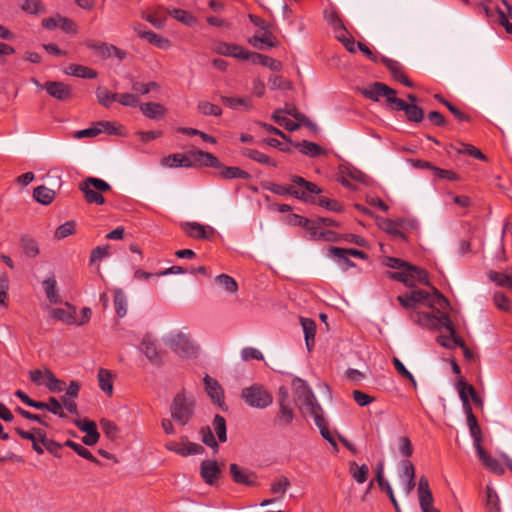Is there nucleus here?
I'll return each instance as SVG.
<instances>
[{"mask_svg": "<svg viewBox=\"0 0 512 512\" xmlns=\"http://www.w3.org/2000/svg\"><path fill=\"white\" fill-rule=\"evenodd\" d=\"M33 197L37 202L43 205H48L54 200L55 192L52 189L41 185L34 189Z\"/></svg>", "mask_w": 512, "mask_h": 512, "instance_id": "nucleus-31", "label": "nucleus"}, {"mask_svg": "<svg viewBox=\"0 0 512 512\" xmlns=\"http://www.w3.org/2000/svg\"><path fill=\"white\" fill-rule=\"evenodd\" d=\"M114 306L119 317H124L127 313V298L121 289L114 292Z\"/></svg>", "mask_w": 512, "mask_h": 512, "instance_id": "nucleus-39", "label": "nucleus"}, {"mask_svg": "<svg viewBox=\"0 0 512 512\" xmlns=\"http://www.w3.org/2000/svg\"><path fill=\"white\" fill-rule=\"evenodd\" d=\"M166 448L184 457L200 454L204 451V448L201 445L189 442L187 437H182V443H177L174 441L168 442L166 444Z\"/></svg>", "mask_w": 512, "mask_h": 512, "instance_id": "nucleus-12", "label": "nucleus"}, {"mask_svg": "<svg viewBox=\"0 0 512 512\" xmlns=\"http://www.w3.org/2000/svg\"><path fill=\"white\" fill-rule=\"evenodd\" d=\"M300 323L304 332L305 344L310 351L314 346V338L316 333V324L309 318H300Z\"/></svg>", "mask_w": 512, "mask_h": 512, "instance_id": "nucleus-23", "label": "nucleus"}, {"mask_svg": "<svg viewBox=\"0 0 512 512\" xmlns=\"http://www.w3.org/2000/svg\"><path fill=\"white\" fill-rule=\"evenodd\" d=\"M295 147L300 148L301 152L310 157H317L320 155H325L326 151L316 143L303 141L301 143H296Z\"/></svg>", "mask_w": 512, "mask_h": 512, "instance_id": "nucleus-34", "label": "nucleus"}, {"mask_svg": "<svg viewBox=\"0 0 512 512\" xmlns=\"http://www.w3.org/2000/svg\"><path fill=\"white\" fill-rule=\"evenodd\" d=\"M53 318L60 320L64 323L71 324L74 322V316L70 311L62 308H56L51 311Z\"/></svg>", "mask_w": 512, "mask_h": 512, "instance_id": "nucleus-58", "label": "nucleus"}, {"mask_svg": "<svg viewBox=\"0 0 512 512\" xmlns=\"http://www.w3.org/2000/svg\"><path fill=\"white\" fill-rule=\"evenodd\" d=\"M294 416L291 405L279 406V412L274 419V424L277 427L285 428L293 422Z\"/></svg>", "mask_w": 512, "mask_h": 512, "instance_id": "nucleus-24", "label": "nucleus"}, {"mask_svg": "<svg viewBox=\"0 0 512 512\" xmlns=\"http://www.w3.org/2000/svg\"><path fill=\"white\" fill-rule=\"evenodd\" d=\"M140 349L145 357L153 364L161 363V353L158 350L156 340L150 334H146L142 341Z\"/></svg>", "mask_w": 512, "mask_h": 512, "instance_id": "nucleus-16", "label": "nucleus"}, {"mask_svg": "<svg viewBox=\"0 0 512 512\" xmlns=\"http://www.w3.org/2000/svg\"><path fill=\"white\" fill-rule=\"evenodd\" d=\"M65 73L81 78H95L97 76V72L95 70L76 64L69 65L65 69Z\"/></svg>", "mask_w": 512, "mask_h": 512, "instance_id": "nucleus-35", "label": "nucleus"}, {"mask_svg": "<svg viewBox=\"0 0 512 512\" xmlns=\"http://www.w3.org/2000/svg\"><path fill=\"white\" fill-rule=\"evenodd\" d=\"M163 165L168 167H191V162L187 160V155L177 153L165 157Z\"/></svg>", "mask_w": 512, "mask_h": 512, "instance_id": "nucleus-37", "label": "nucleus"}, {"mask_svg": "<svg viewBox=\"0 0 512 512\" xmlns=\"http://www.w3.org/2000/svg\"><path fill=\"white\" fill-rule=\"evenodd\" d=\"M22 10L32 15L43 14L46 8L41 0H24Z\"/></svg>", "mask_w": 512, "mask_h": 512, "instance_id": "nucleus-41", "label": "nucleus"}, {"mask_svg": "<svg viewBox=\"0 0 512 512\" xmlns=\"http://www.w3.org/2000/svg\"><path fill=\"white\" fill-rule=\"evenodd\" d=\"M181 228L187 236L194 239L208 240L215 233L214 228L203 226L197 222H183Z\"/></svg>", "mask_w": 512, "mask_h": 512, "instance_id": "nucleus-13", "label": "nucleus"}, {"mask_svg": "<svg viewBox=\"0 0 512 512\" xmlns=\"http://www.w3.org/2000/svg\"><path fill=\"white\" fill-rule=\"evenodd\" d=\"M489 278L498 286L512 289V269H508L507 272L490 271Z\"/></svg>", "mask_w": 512, "mask_h": 512, "instance_id": "nucleus-29", "label": "nucleus"}, {"mask_svg": "<svg viewBox=\"0 0 512 512\" xmlns=\"http://www.w3.org/2000/svg\"><path fill=\"white\" fill-rule=\"evenodd\" d=\"M220 171V176L223 179H234V178H241V179H248L249 174L243 170H241L238 167H222Z\"/></svg>", "mask_w": 512, "mask_h": 512, "instance_id": "nucleus-43", "label": "nucleus"}, {"mask_svg": "<svg viewBox=\"0 0 512 512\" xmlns=\"http://www.w3.org/2000/svg\"><path fill=\"white\" fill-rule=\"evenodd\" d=\"M453 149L458 153H464L480 160H486L485 155L479 149L475 148L470 144L460 143L457 146H453Z\"/></svg>", "mask_w": 512, "mask_h": 512, "instance_id": "nucleus-49", "label": "nucleus"}, {"mask_svg": "<svg viewBox=\"0 0 512 512\" xmlns=\"http://www.w3.org/2000/svg\"><path fill=\"white\" fill-rule=\"evenodd\" d=\"M241 398L248 406L256 409H265L273 402V397L268 390L257 383L243 388Z\"/></svg>", "mask_w": 512, "mask_h": 512, "instance_id": "nucleus-7", "label": "nucleus"}, {"mask_svg": "<svg viewBox=\"0 0 512 512\" xmlns=\"http://www.w3.org/2000/svg\"><path fill=\"white\" fill-rule=\"evenodd\" d=\"M97 378L100 389L111 396L113 393L112 373L109 370L101 368L98 371Z\"/></svg>", "mask_w": 512, "mask_h": 512, "instance_id": "nucleus-30", "label": "nucleus"}, {"mask_svg": "<svg viewBox=\"0 0 512 512\" xmlns=\"http://www.w3.org/2000/svg\"><path fill=\"white\" fill-rule=\"evenodd\" d=\"M89 47L98 50L102 56H111L115 54L119 59H124L126 57V53L117 49L112 45H107L104 43L93 42L88 44Z\"/></svg>", "mask_w": 512, "mask_h": 512, "instance_id": "nucleus-33", "label": "nucleus"}, {"mask_svg": "<svg viewBox=\"0 0 512 512\" xmlns=\"http://www.w3.org/2000/svg\"><path fill=\"white\" fill-rule=\"evenodd\" d=\"M202 441L207 446L213 448L215 451L218 449V444L215 440V437L210 429V427H203L200 431Z\"/></svg>", "mask_w": 512, "mask_h": 512, "instance_id": "nucleus-60", "label": "nucleus"}, {"mask_svg": "<svg viewBox=\"0 0 512 512\" xmlns=\"http://www.w3.org/2000/svg\"><path fill=\"white\" fill-rule=\"evenodd\" d=\"M215 282L219 284L226 292L235 294L238 291L237 282L227 274H220L215 278Z\"/></svg>", "mask_w": 512, "mask_h": 512, "instance_id": "nucleus-38", "label": "nucleus"}, {"mask_svg": "<svg viewBox=\"0 0 512 512\" xmlns=\"http://www.w3.org/2000/svg\"><path fill=\"white\" fill-rule=\"evenodd\" d=\"M200 474L207 484L214 485L221 474V468L216 461L204 460L200 465Z\"/></svg>", "mask_w": 512, "mask_h": 512, "instance_id": "nucleus-18", "label": "nucleus"}, {"mask_svg": "<svg viewBox=\"0 0 512 512\" xmlns=\"http://www.w3.org/2000/svg\"><path fill=\"white\" fill-rule=\"evenodd\" d=\"M360 92L373 101H379L380 97H385L388 104L389 99H397L395 90L381 82H374L370 86L360 89Z\"/></svg>", "mask_w": 512, "mask_h": 512, "instance_id": "nucleus-10", "label": "nucleus"}, {"mask_svg": "<svg viewBox=\"0 0 512 512\" xmlns=\"http://www.w3.org/2000/svg\"><path fill=\"white\" fill-rule=\"evenodd\" d=\"M292 389L299 409L305 410L310 413L311 416H315L322 412L321 406L304 380L300 378L293 379Z\"/></svg>", "mask_w": 512, "mask_h": 512, "instance_id": "nucleus-4", "label": "nucleus"}, {"mask_svg": "<svg viewBox=\"0 0 512 512\" xmlns=\"http://www.w3.org/2000/svg\"><path fill=\"white\" fill-rule=\"evenodd\" d=\"M47 410L51 413L58 415L61 418H65L66 414L62 409V404L59 399L55 397H50L47 402Z\"/></svg>", "mask_w": 512, "mask_h": 512, "instance_id": "nucleus-61", "label": "nucleus"}, {"mask_svg": "<svg viewBox=\"0 0 512 512\" xmlns=\"http://www.w3.org/2000/svg\"><path fill=\"white\" fill-rule=\"evenodd\" d=\"M79 189L84 194V197L88 203L102 205L105 203V199L101 193L109 191L111 186L102 179L88 177L82 183H80Z\"/></svg>", "mask_w": 512, "mask_h": 512, "instance_id": "nucleus-8", "label": "nucleus"}, {"mask_svg": "<svg viewBox=\"0 0 512 512\" xmlns=\"http://www.w3.org/2000/svg\"><path fill=\"white\" fill-rule=\"evenodd\" d=\"M400 480L404 486L405 494L408 496L415 487V468L412 462L407 459L400 461Z\"/></svg>", "mask_w": 512, "mask_h": 512, "instance_id": "nucleus-11", "label": "nucleus"}, {"mask_svg": "<svg viewBox=\"0 0 512 512\" xmlns=\"http://www.w3.org/2000/svg\"><path fill=\"white\" fill-rule=\"evenodd\" d=\"M140 110L145 116H147L151 119L161 118L165 114V111H166V109L164 108L163 105H161L159 103H154V102H148V103L141 104Z\"/></svg>", "mask_w": 512, "mask_h": 512, "instance_id": "nucleus-27", "label": "nucleus"}, {"mask_svg": "<svg viewBox=\"0 0 512 512\" xmlns=\"http://www.w3.org/2000/svg\"><path fill=\"white\" fill-rule=\"evenodd\" d=\"M198 110L204 115L220 116L222 114V110L220 107L207 101L199 102Z\"/></svg>", "mask_w": 512, "mask_h": 512, "instance_id": "nucleus-55", "label": "nucleus"}, {"mask_svg": "<svg viewBox=\"0 0 512 512\" xmlns=\"http://www.w3.org/2000/svg\"><path fill=\"white\" fill-rule=\"evenodd\" d=\"M409 296L414 308L418 304H422L436 311L439 315L442 313L441 310L449 305L446 298L435 288H433V293L420 289L413 290L409 293Z\"/></svg>", "mask_w": 512, "mask_h": 512, "instance_id": "nucleus-6", "label": "nucleus"}, {"mask_svg": "<svg viewBox=\"0 0 512 512\" xmlns=\"http://www.w3.org/2000/svg\"><path fill=\"white\" fill-rule=\"evenodd\" d=\"M292 182L294 183L292 186L270 183L267 189L278 195H293L303 201H314L310 194L321 193V189L316 184L306 181L302 177L294 176Z\"/></svg>", "mask_w": 512, "mask_h": 512, "instance_id": "nucleus-2", "label": "nucleus"}, {"mask_svg": "<svg viewBox=\"0 0 512 512\" xmlns=\"http://www.w3.org/2000/svg\"><path fill=\"white\" fill-rule=\"evenodd\" d=\"M310 195L314 198V201H309L310 203L318 204L328 210L335 211V212L342 210L341 204L335 200H331L326 197H316L315 196L316 194H310Z\"/></svg>", "mask_w": 512, "mask_h": 512, "instance_id": "nucleus-47", "label": "nucleus"}, {"mask_svg": "<svg viewBox=\"0 0 512 512\" xmlns=\"http://www.w3.org/2000/svg\"><path fill=\"white\" fill-rule=\"evenodd\" d=\"M269 84L271 89L285 90L291 88V83L278 75L270 77Z\"/></svg>", "mask_w": 512, "mask_h": 512, "instance_id": "nucleus-62", "label": "nucleus"}, {"mask_svg": "<svg viewBox=\"0 0 512 512\" xmlns=\"http://www.w3.org/2000/svg\"><path fill=\"white\" fill-rule=\"evenodd\" d=\"M244 60H249L255 64H261L262 66H265L272 71H279L282 68L281 62L255 52L247 51V55Z\"/></svg>", "mask_w": 512, "mask_h": 512, "instance_id": "nucleus-20", "label": "nucleus"}, {"mask_svg": "<svg viewBox=\"0 0 512 512\" xmlns=\"http://www.w3.org/2000/svg\"><path fill=\"white\" fill-rule=\"evenodd\" d=\"M131 88L136 93L146 95L152 90H159V85L156 82H149L144 84L133 80Z\"/></svg>", "mask_w": 512, "mask_h": 512, "instance_id": "nucleus-53", "label": "nucleus"}, {"mask_svg": "<svg viewBox=\"0 0 512 512\" xmlns=\"http://www.w3.org/2000/svg\"><path fill=\"white\" fill-rule=\"evenodd\" d=\"M170 14L174 19L187 25L188 27H194L197 22L193 14L182 9H173L170 11Z\"/></svg>", "mask_w": 512, "mask_h": 512, "instance_id": "nucleus-40", "label": "nucleus"}, {"mask_svg": "<svg viewBox=\"0 0 512 512\" xmlns=\"http://www.w3.org/2000/svg\"><path fill=\"white\" fill-rule=\"evenodd\" d=\"M389 104L397 110H403L410 121L420 122L423 119V110L415 104H408L402 99H389Z\"/></svg>", "mask_w": 512, "mask_h": 512, "instance_id": "nucleus-15", "label": "nucleus"}, {"mask_svg": "<svg viewBox=\"0 0 512 512\" xmlns=\"http://www.w3.org/2000/svg\"><path fill=\"white\" fill-rule=\"evenodd\" d=\"M243 154L245 156L249 157L250 159H253L261 164H267V165H272V166L276 165V163L270 157H268L267 155H265L257 150L245 149L243 151Z\"/></svg>", "mask_w": 512, "mask_h": 512, "instance_id": "nucleus-51", "label": "nucleus"}, {"mask_svg": "<svg viewBox=\"0 0 512 512\" xmlns=\"http://www.w3.org/2000/svg\"><path fill=\"white\" fill-rule=\"evenodd\" d=\"M162 341L181 358H191L197 355V345L189 334L181 330H172L164 334Z\"/></svg>", "mask_w": 512, "mask_h": 512, "instance_id": "nucleus-3", "label": "nucleus"}, {"mask_svg": "<svg viewBox=\"0 0 512 512\" xmlns=\"http://www.w3.org/2000/svg\"><path fill=\"white\" fill-rule=\"evenodd\" d=\"M337 40L341 42L349 52L355 53L357 51L358 46L352 34H338Z\"/></svg>", "mask_w": 512, "mask_h": 512, "instance_id": "nucleus-59", "label": "nucleus"}, {"mask_svg": "<svg viewBox=\"0 0 512 512\" xmlns=\"http://www.w3.org/2000/svg\"><path fill=\"white\" fill-rule=\"evenodd\" d=\"M326 21L330 24L331 28L335 31L347 32L348 28L341 19L339 13L334 9L326 10L324 13Z\"/></svg>", "mask_w": 512, "mask_h": 512, "instance_id": "nucleus-32", "label": "nucleus"}, {"mask_svg": "<svg viewBox=\"0 0 512 512\" xmlns=\"http://www.w3.org/2000/svg\"><path fill=\"white\" fill-rule=\"evenodd\" d=\"M195 398L191 393L181 390L171 404V417L181 425H186L194 413Z\"/></svg>", "mask_w": 512, "mask_h": 512, "instance_id": "nucleus-5", "label": "nucleus"}, {"mask_svg": "<svg viewBox=\"0 0 512 512\" xmlns=\"http://www.w3.org/2000/svg\"><path fill=\"white\" fill-rule=\"evenodd\" d=\"M43 287L45 294L50 302L58 303L60 301L56 293V280L54 276H51L43 281Z\"/></svg>", "mask_w": 512, "mask_h": 512, "instance_id": "nucleus-44", "label": "nucleus"}, {"mask_svg": "<svg viewBox=\"0 0 512 512\" xmlns=\"http://www.w3.org/2000/svg\"><path fill=\"white\" fill-rule=\"evenodd\" d=\"M289 485L290 482L285 476H278L271 484V491L273 494L283 496Z\"/></svg>", "mask_w": 512, "mask_h": 512, "instance_id": "nucleus-52", "label": "nucleus"}, {"mask_svg": "<svg viewBox=\"0 0 512 512\" xmlns=\"http://www.w3.org/2000/svg\"><path fill=\"white\" fill-rule=\"evenodd\" d=\"M100 426L107 437L111 439L116 437L118 429L113 422L107 419H101Z\"/></svg>", "mask_w": 512, "mask_h": 512, "instance_id": "nucleus-63", "label": "nucleus"}, {"mask_svg": "<svg viewBox=\"0 0 512 512\" xmlns=\"http://www.w3.org/2000/svg\"><path fill=\"white\" fill-rule=\"evenodd\" d=\"M330 251V254L333 256V257H336L338 259H342L344 260L347 264L353 266L354 264L351 263L349 260H348V256L351 255V256H354V257H360V258H365L366 255L364 252L362 251H359V250H356V249H344V248H338V247H330L329 249Z\"/></svg>", "mask_w": 512, "mask_h": 512, "instance_id": "nucleus-26", "label": "nucleus"}, {"mask_svg": "<svg viewBox=\"0 0 512 512\" xmlns=\"http://www.w3.org/2000/svg\"><path fill=\"white\" fill-rule=\"evenodd\" d=\"M213 426H214V429H215V432L217 434L219 441L225 442L227 440L225 419L219 414L215 415L214 420H213Z\"/></svg>", "mask_w": 512, "mask_h": 512, "instance_id": "nucleus-50", "label": "nucleus"}, {"mask_svg": "<svg viewBox=\"0 0 512 512\" xmlns=\"http://www.w3.org/2000/svg\"><path fill=\"white\" fill-rule=\"evenodd\" d=\"M214 50L219 54L232 56L243 60L247 55V50L236 44L218 43L215 45Z\"/></svg>", "mask_w": 512, "mask_h": 512, "instance_id": "nucleus-22", "label": "nucleus"}, {"mask_svg": "<svg viewBox=\"0 0 512 512\" xmlns=\"http://www.w3.org/2000/svg\"><path fill=\"white\" fill-rule=\"evenodd\" d=\"M384 264L392 269L398 270L391 274V277L403 282L407 286H413L416 282L428 284L427 273L419 267L394 257H387Z\"/></svg>", "mask_w": 512, "mask_h": 512, "instance_id": "nucleus-1", "label": "nucleus"}, {"mask_svg": "<svg viewBox=\"0 0 512 512\" xmlns=\"http://www.w3.org/2000/svg\"><path fill=\"white\" fill-rule=\"evenodd\" d=\"M75 224L74 222H66L59 226L55 232L57 239H63L74 233Z\"/></svg>", "mask_w": 512, "mask_h": 512, "instance_id": "nucleus-64", "label": "nucleus"}, {"mask_svg": "<svg viewBox=\"0 0 512 512\" xmlns=\"http://www.w3.org/2000/svg\"><path fill=\"white\" fill-rule=\"evenodd\" d=\"M205 390L212 400V402L218 405L222 409H226L224 404V392L218 381L209 375L204 377Z\"/></svg>", "mask_w": 512, "mask_h": 512, "instance_id": "nucleus-14", "label": "nucleus"}, {"mask_svg": "<svg viewBox=\"0 0 512 512\" xmlns=\"http://www.w3.org/2000/svg\"><path fill=\"white\" fill-rule=\"evenodd\" d=\"M36 433L38 434L42 446H44L49 452L55 453L59 449L60 445L57 442L48 439L43 430H37Z\"/></svg>", "mask_w": 512, "mask_h": 512, "instance_id": "nucleus-57", "label": "nucleus"}, {"mask_svg": "<svg viewBox=\"0 0 512 512\" xmlns=\"http://www.w3.org/2000/svg\"><path fill=\"white\" fill-rule=\"evenodd\" d=\"M140 36L149 44L154 45L160 49H168L171 46L170 40L163 36V34H140Z\"/></svg>", "mask_w": 512, "mask_h": 512, "instance_id": "nucleus-36", "label": "nucleus"}, {"mask_svg": "<svg viewBox=\"0 0 512 512\" xmlns=\"http://www.w3.org/2000/svg\"><path fill=\"white\" fill-rule=\"evenodd\" d=\"M230 474L236 483L250 485L253 482V474L235 463L230 465Z\"/></svg>", "mask_w": 512, "mask_h": 512, "instance_id": "nucleus-25", "label": "nucleus"}, {"mask_svg": "<svg viewBox=\"0 0 512 512\" xmlns=\"http://www.w3.org/2000/svg\"><path fill=\"white\" fill-rule=\"evenodd\" d=\"M477 454L483 465L491 472L497 475H502L504 473L505 470L501 464L495 458L491 457L485 450H482Z\"/></svg>", "mask_w": 512, "mask_h": 512, "instance_id": "nucleus-28", "label": "nucleus"}, {"mask_svg": "<svg viewBox=\"0 0 512 512\" xmlns=\"http://www.w3.org/2000/svg\"><path fill=\"white\" fill-rule=\"evenodd\" d=\"M45 378L47 388L54 393L64 390V382L57 379L55 375L48 369H45Z\"/></svg>", "mask_w": 512, "mask_h": 512, "instance_id": "nucleus-45", "label": "nucleus"}, {"mask_svg": "<svg viewBox=\"0 0 512 512\" xmlns=\"http://www.w3.org/2000/svg\"><path fill=\"white\" fill-rule=\"evenodd\" d=\"M349 470L352 474V477L358 482V483H364L367 479L368 475V467L363 464L362 466H358L356 462H350L349 463Z\"/></svg>", "mask_w": 512, "mask_h": 512, "instance_id": "nucleus-42", "label": "nucleus"}, {"mask_svg": "<svg viewBox=\"0 0 512 512\" xmlns=\"http://www.w3.org/2000/svg\"><path fill=\"white\" fill-rule=\"evenodd\" d=\"M96 96L99 103L104 107H109L113 101L117 100L118 94L111 93L104 87H99L96 90Z\"/></svg>", "mask_w": 512, "mask_h": 512, "instance_id": "nucleus-46", "label": "nucleus"}, {"mask_svg": "<svg viewBox=\"0 0 512 512\" xmlns=\"http://www.w3.org/2000/svg\"><path fill=\"white\" fill-rule=\"evenodd\" d=\"M21 244H22L24 253L28 257L34 258L39 254L38 244L34 239L23 236L21 238Z\"/></svg>", "mask_w": 512, "mask_h": 512, "instance_id": "nucleus-48", "label": "nucleus"}, {"mask_svg": "<svg viewBox=\"0 0 512 512\" xmlns=\"http://www.w3.org/2000/svg\"><path fill=\"white\" fill-rule=\"evenodd\" d=\"M44 88L50 96L58 100L65 101L71 97L70 87L62 82L48 81Z\"/></svg>", "mask_w": 512, "mask_h": 512, "instance_id": "nucleus-19", "label": "nucleus"}, {"mask_svg": "<svg viewBox=\"0 0 512 512\" xmlns=\"http://www.w3.org/2000/svg\"><path fill=\"white\" fill-rule=\"evenodd\" d=\"M383 63L389 69L394 79L399 80L404 75L402 72V67L397 61L384 58Z\"/></svg>", "mask_w": 512, "mask_h": 512, "instance_id": "nucleus-56", "label": "nucleus"}, {"mask_svg": "<svg viewBox=\"0 0 512 512\" xmlns=\"http://www.w3.org/2000/svg\"><path fill=\"white\" fill-rule=\"evenodd\" d=\"M431 320L433 321V324L437 323L445 327L449 333L448 335H440L437 338V341L440 345L449 349L458 345V341H460L461 339L456 336V331L447 314L441 313L440 315H433Z\"/></svg>", "mask_w": 512, "mask_h": 512, "instance_id": "nucleus-9", "label": "nucleus"}, {"mask_svg": "<svg viewBox=\"0 0 512 512\" xmlns=\"http://www.w3.org/2000/svg\"><path fill=\"white\" fill-rule=\"evenodd\" d=\"M187 160L191 162L192 166H210V167H220L221 164L219 160L213 156L212 154L204 151H192L187 154Z\"/></svg>", "mask_w": 512, "mask_h": 512, "instance_id": "nucleus-17", "label": "nucleus"}, {"mask_svg": "<svg viewBox=\"0 0 512 512\" xmlns=\"http://www.w3.org/2000/svg\"><path fill=\"white\" fill-rule=\"evenodd\" d=\"M248 42L259 50H268L278 45V40L274 34H254L248 39Z\"/></svg>", "mask_w": 512, "mask_h": 512, "instance_id": "nucleus-21", "label": "nucleus"}, {"mask_svg": "<svg viewBox=\"0 0 512 512\" xmlns=\"http://www.w3.org/2000/svg\"><path fill=\"white\" fill-rule=\"evenodd\" d=\"M68 447L72 448L79 456L90 460L92 462H97L96 458L91 454L89 450L84 448L82 445L75 443L71 440L66 441L65 443Z\"/></svg>", "mask_w": 512, "mask_h": 512, "instance_id": "nucleus-54", "label": "nucleus"}]
</instances>
